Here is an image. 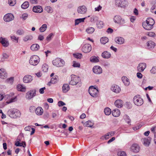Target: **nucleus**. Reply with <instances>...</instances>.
Returning <instances> with one entry per match:
<instances>
[{
  "instance_id": "nucleus-1",
  "label": "nucleus",
  "mask_w": 156,
  "mask_h": 156,
  "mask_svg": "<svg viewBox=\"0 0 156 156\" xmlns=\"http://www.w3.org/2000/svg\"><path fill=\"white\" fill-rule=\"evenodd\" d=\"M154 23V21L152 18H149L147 19L146 21L143 23L142 25L145 29L150 30L153 28Z\"/></svg>"
},
{
  "instance_id": "nucleus-2",
  "label": "nucleus",
  "mask_w": 156,
  "mask_h": 156,
  "mask_svg": "<svg viewBox=\"0 0 156 156\" xmlns=\"http://www.w3.org/2000/svg\"><path fill=\"white\" fill-rule=\"evenodd\" d=\"M8 114L10 117L13 118L19 117L21 115L20 111L15 108L9 110L8 112Z\"/></svg>"
},
{
  "instance_id": "nucleus-3",
  "label": "nucleus",
  "mask_w": 156,
  "mask_h": 156,
  "mask_svg": "<svg viewBox=\"0 0 156 156\" xmlns=\"http://www.w3.org/2000/svg\"><path fill=\"white\" fill-rule=\"evenodd\" d=\"M129 2L127 0H116V5L119 7L125 8L129 5Z\"/></svg>"
},
{
  "instance_id": "nucleus-4",
  "label": "nucleus",
  "mask_w": 156,
  "mask_h": 156,
  "mask_svg": "<svg viewBox=\"0 0 156 156\" xmlns=\"http://www.w3.org/2000/svg\"><path fill=\"white\" fill-rule=\"evenodd\" d=\"M40 61V58L38 56L34 55L31 57L29 60V63L32 65L35 66L38 64Z\"/></svg>"
},
{
  "instance_id": "nucleus-5",
  "label": "nucleus",
  "mask_w": 156,
  "mask_h": 156,
  "mask_svg": "<svg viewBox=\"0 0 156 156\" xmlns=\"http://www.w3.org/2000/svg\"><path fill=\"white\" fill-rule=\"evenodd\" d=\"M133 101L134 104L138 106L141 105L144 103L143 99L139 95L135 96L133 98Z\"/></svg>"
},
{
  "instance_id": "nucleus-6",
  "label": "nucleus",
  "mask_w": 156,
  "mask_h": 156,
  "mask_svg": "<svg viewBox=\"0 0 156 156\" xmlns=\"http://www.w3.org/2000/svg\"><path fill=\"white\" fill-rule=\"evenodd\" d=\"M71 80L69 82V84L74 85L77 84L80 81V78L77 76L71 75Z\"/></svg>"
},
{
  "instance_id": "nucleus-7",
  "label": "nucleus",
  "mask_w": 156,
  "mask_h": 156,
  "mask_svg": "<svg viewBox=\"0 0 156 156\" xmlns=\"http://www.w3.org/2000/svg\"><path fill=\"white\" fill-rule=\"evenodd\" d=\"M52 63L54 65L58 67L63 66L65 64L64 61L59 58H57L53 60Z\"/></svg>"
},
{
  "instance_id": "nucleus-8",
  "label": "nucleus",
  "mask_w": 156,
  "mask_h": 156,
  "mask_svg": "<svg viewBox=\"0 0 156 156\" xmlns=\"http://www.w3.org/2000/svg\"><path fill=\"white\" fill-rule=\"evenodd\" d=\"M88 92L90 95L93 97L97 96L98 93V90L92 86L89 87Z\"/></svg>"
},
{
  "instance_id": "nucleus-9",
  "label": "nucleus",
  "mask_w": 156,
  "mask_h": 156,
  "mask_svg": "<svg viewBox=\"0 0 156 156\" xmlns=\"http://www.w3.org/2000/svg\"><path fill=\"white\" fill-rule=\"evenodd\" d=\"M114 20L115 23L120 25L126 23L125 20L122 19L121 16L119 15L115 16L114 17Z\"/></svg>"
},
{
  "instance_id": "nucleus-10",
  "label": "nucleus",
  "mask_w": 156,
  "mask_h": 156,
  "mask_svg": "<svg viewBox=\"0 0 156 156\" xmlns=\"http://www.w3.org/2000/svg\"><path fill=\"white\" fill-rule=\"evenodd\" d=\"M87 9L85 5H81L79 6L77 8V11L80 14H84L86 13Z\"/></svg>"
},
{
  "instance_id": "nucleus-11",
  "label": "nucleus",
  "mask_w": 156,
  "mask_h": 156,
  "mask_svg": "<svg viewBox=\"0 0 156 156\" xmlns=\"http://www.w3.org/2000/svg\"><path fill=\"white\" fill-rule=\"evenodd\" d=\"M91 50V47L89 44H86L84 45L82 48V50L83 52L85 53H87L90 52Z\"/></svg>"
},
{
  "instance_id": "nucleus-12",
  "label": "nucleus",
  "mask_w": 156,
  "mask_h": 156,
  "mask_svg": "<svg viewBox=\"0 0 156 156\" xmlns=\"http://www.w3.org/2000/svg\"><path fill=\"white\" fill-rule=\"evenodd\" d=\"M14 16L11 13H8L5 15L4 17V21L7 22H9L14 19Z\"/></svg>"
},
{
  "instance_id": "nucleus-13",
  "label": "nucleus",
  "mask_w": 156,
  "mask_h": 156,
  "mask_svg": "<svg viewBox=\"0 0 156 156\" xmlns=\"http://www.w3.org/2000/svg\"><path fill=\"white\" fill-rule=\"evenodd\" d=\"M93 72L97 74H99L102 73V68L99 66H96L94 67L93 69Z\"/></svg>"
},
{
  "instance_id": "nucleus-14",
  "label": "nucleus",
  "mask_w": 156,
  "mask_h": 156,
  "mask_svg": "<svg viewBox=\"0 0 156 156\" xmlns=\"http://www.w3.org/2000/svg\"><path fill=\"white\" fill-rule=\"evenodd\" d=\"M140 150V147L138 145L136 144H133L131 147L130 150L134 153L138 152Z\"/></svg>"
},
{
  "instance_id": "nucleus-15",
  "label": "nucleus",
  "mask_w": 156,
  "mask_h": 156,
  "mask_svg": "<svg viewBox=\"0 0 156 156\" xmlns=\"http://www.w3.org/2000/svg\"><path fill=\"white\" fill-rule=\"evenodd\" d=\"M35 95L36 90H35L30 91L27 93L26 98L28 99H30Z\"/></svg>"
},
{
  "instance_id": "nucleus-16",
  "label": "nucleus",
  "mask_w": 156,
  "mask_h": 156,
  "mask_svg": "<svg viewBox=\"0 0 156 156\" xmlns=\"http://www.w3.org/2000/svg\"><path fill=\"white\" fill-rule=\"evenodd\" d=\"M147 48L149 49H152L155 46V43L153 41H147L146 44Z\"/></svg>"
},
{
  "instance_id": "nucleus-17",
  "label": "nucleus",
  "mask_w": 156,
  "mask_h": 156,
  "mask_svg": "<svg viewBox=\"0 0 156 156\" xmlns=\"http://www.w3.org/2000/svg\"><path fill=\"white\" fill-rule=\"evenodd\" d=\"M33 11L35 13H41L43 11V9L40 5H37L33 7Z\"/></svg>"
},
{
  "instance_id": "nucleus-18",
  "label": "nucleus",
  "mask_w": 156,
  "mask_h": 156,
  "mask_svg": "<svg viewBox=\"0 0 156 156\" xmlns=\"http://www.w3.org/2000/svg\"><path fill=\"white\" fill-rule=\"evenodd\" d=\"M146 67V64L145 63H141L139 64L137 67V69L139 72H143Z\"/></svg>"
},
{
  "instance_id": "nucleus-19",
  "label": "nucleus",
  "mask_w": 156,
  "mask_h": 156,
  "mask_svg": "<svg viewBox=\"0 0 156 156\" xmlns=\"http://www.w3.org/2000/svg\"><path fill=\"white\" fill-rule=\"evenodd\" d=\"M7 73H6L5 70L3 68H1L0 69V77L2 79H5L7 77Z\"/></svg>"
},
{
  "instance_id": "nucleus-20",
  "label": "nucleus",
  "mask_w": 156,
  "mask_h": 156,
  "mask_svg": "<svg viewBox=\"0 0 156 156\" xmlns=\"http://www.w3.org/2000/svg\"><path fill=\"white\" fill-rule=\"evenodd\" d=\"M111 90L116 93H119L121 90L120 87L116 85H114L112 86L111 88Z\"/></svg>"
},
{
  "instance_id": "nucleus-21",
  "label": "nucleus",
  "mask_w": 156,
  "mask_h": 156,
  "mask_svg": "<svg viewBox=\"0 0 156 156\" xmlns=\"http://www.w3.org/2000/svg\"><path fill=\"white\" fill-rule=\"evenodd\" d=\"M33 80L32 77L30 75H26L23 78V80L25 83H28L31 82Z\"/></svg>"
},
{
  "instance_id": "nucleus-22",
  "label": "nucleus",
  "mask_w": 156,
  "mask_h": 156,
  "mask_svg": "<svg viewBox=\"0 0 156 156\" xmlns=\"http://www.w3.org/2000/svg\"><path fill=\"white\" fill-rule=\"evenodd\" d=\"M0 42L4 47H7L9 45L8 42L6 39L2 37L0 38Z\"/></svg>"
},
{
  "instance_id": "nucleus-23",
  "label": "nucleus",
  "mask_w": 156,
  "mask_h": 156,
  "mask_svg": "<svg viewBox=\"0 0 156 156\" xmlns=\"http://www.w3.org/2000/svg\"><path fill=\"white\" fill-rule=\"evenodd\" d=\"M115 42L119 44H122L124 42V39L122 37H117L115 38Z\"/></svg>"
},
{
  "instance_id": "nucleus-24",
  "label": "nucleus",
  "mask_w": 156,
  "mask_h": 156,
  "mask_svg": "<svg viewBox=\"0 0 156 156\" xmlns=\"http://www.w3.org/2000/svg\"><path fill=\"white\" fill-rule=\"evenodd\" d=\"M150 141V138H145L142 139V141L143 144L146 146H148L149 145Z\"/></svg>"
},
{
  "instance_id": "nucleus-25",
  "label": "nucleus",
  "mask_w": 156,
  "mask_h": 156,
  "mask_svg": "<svg viewBox=\"0 0 156 156\" xmlns=\"http://www.w3.org/2000/svg\"><path fill=\"white\" fill-rule=\"evenodd\" d=\"M110 53L107 51H104L102 54V57L105 58H109L111 56Z\"/></svg>"
},
{
  "instance_id": "nucleus-26",
  "label": "nucleus",
  "mask_w": 156,
  "mask_h": 156,
  "mask_svg": "<svg viewBox=\"0 0 156 156\" xmlns=\"http://www.w3.org/2000/svg\"><path fill=\"white\" fill-rule=\"evenodd\" d=\"M123 101L121 100H116L115 102V105L118 108H121L123 106Z\"/></svg>"
},
{
  "instance_id": "nucleus-27",
  "label": "nucleus",
  "mask_w": 156,
  "mask_h": 156,
  "mask_svg": "<svg viewBox=\"0 0 156 156\" xmlns=\"http://www.w3.org/2000/svg\"><path fill=\"white\" fill-rule=\"evenodd\" d=\"M69 86L67 84H64L62 87V91L64 93L67 92L69 90Z\"/></svg>"
},
{
  "instance_id": "nucleus-28",
  "label": "nucleus",
  "mask_w": 156,
  "mask_h": 156,
  "mask_svg": "<svg viewBox=\"0 0 156 156\" xmlns=\"http://www.w3.org/2000/svg\"><path fill=\"white\" fill-rule=\"evenodd\" d=\"M120 111L118 109L113 110L112 112V115L115 117H118L120 115Z\"/></svg>"
},
{
  "instance_id": "nucleus-29",
  "label": "nucleus",
  "mask_w": 156,
  "mask_h": 156,
  "mask_svg": "<svg viewBox=\"0 0 156 156\" xmlns=\"http://www.w3.org/2000/svg\"><path fill=\"white\" fill-rule=\"evenodd\" d=\"M35 112L37 115H41L43 112V110L41 107H38L36 108Z\"/></svg>"
},
{
  "instance_id": "nucleus-30",
  "label": "nucleus",
  "mask_w": 156,
  "mask_h": 156,
  "mask_svg": "<svg viewBox=\"0 0 156 156\" xmlns=\"http://www.w3.org/2000/svg\"><path fill=\"white\" fill-rule=\"evenodd\" d=\"M39 45L37 44H32L30 47L31 49L33 51H37L39 49Z\"/></svg>"
},
{
  "instance_id": "nucleus-31",
  "label": "nucleus",
  "mask_w": 156,
  "mask_h": 156,
  "mask_svg": "<svg viewBox=\"0 0 156 156\" xmlns=\"http://www.w3.org/2000/svg\"><path fill=\"white\" fill-rule=\"evenodd\" d=\"M115 134V132H114L111 131L108 133L104 136H103V137H104L105 139L107 140L110 137L113 136Z\"/></svg>"
},
{
  "instance_id": "nucleus-32",
  "label": "nucleus",
  "mask_w": 156,
  "mask_h": 156,
  "mask_svg": "<svg viewBox=\"0 0 156 156\" xmlns=\"http://www.w3.org/2000/svg\"><path fill=\"white\" fill-rule=\"evenodd\" d=\"M122 80L125 85L127 86L129 85V81L128 79L126 77H122Z\"/></svg>"
},
{
  "instance_id": "nucleus-33",
  "label": "nucleus",
  "mask_w": 156,
  "mask_h": 156,
  "mask_svg": "<svg viewBox=\"0 0 156 156\" xmlns=\"http://www.w3.org/2000/svg\"><path fill=\"white\" fill-rule=\"evenodd\" d=\"M17 88L18 90L21 91H25L26 90V88L23 85L21 84H18L17 86Z\"/></svg>"
},
{
  "instance_id": "nucleus-34",
  "label": "nucleus",
  "mask_w": 156,
  "mask_h": 156,
  "mask_svg": "<svg viewBox=\"0 0 156 156\" xmlns=\"http://www.w3.org/2000/svg\"><path fill=\"white\" fill-rule=\"evenodd\" d=\"M33 36L30 35L25 36L23 38V41L24 42H27L29 41H30L33 39Z\"/></svg>"
},
{
  "instance_id": "nucleus-35",
  "label": "nucleus",
  "mask_w": 156,
  "mask_h": 156,
  "mask_svg": "<svg viewBox=\"0 0 156 156\" xmlns=\"http://www.w3.org/2000/svg\"><path fill=\"white\" fill-rule=\"evenodd\" d=\"M108 41V39L106 37H103L101 38L100 41L101 44H105Z\"/></svg>"
},
{
  "instance_id": "nucleus-36",
  "label": "nucleus",
  "mask_w": 156,
  "mask_h": 156,
  "mask_svg": "<svg viewBox=\"0 0 156 156\" xmlns=\"http://www.w3.org/2000/svg\"><path fill=\"white\" fill-rule=\"evenodd\" d=\"M29 5V2L27 1L25 2L21 6V8L24 9L27 8Z\"/></svg>"
},
{
  "instance_id": "nucleus-37",
  "label": "nucleus",
  "mask_w": 156,
  "mask_h": 156,
  "mask_svg": "<svg viewBox=\"0 0 156 156\" xmlns=\"http://www.w3.org/2000/svg\"><path fill=\"white\" fill-rule=\"evenodd\" d=\"M104 25L103 22L101 21H98L97 23V27L99 29H101L103 28Z\"/></svg>"
},
{
  "instance_id": "nucleus-38",
  "label": "nucleus",
  "mask_w": 156,
  "mask_h": 156,
  "mask_svg": "<svg viewBox=\"0 0 156 156\" xmlns=\"http://www.w3.org/2000/svg\"><path fill=\"white\" fill-rule=\"evenodd\" d=\"M48 66L47 64L46 63L44 64L42 66V70L44 72H47L48 69Z\"/></svg>"
},
{
  "instance_id": "nucleus-39",
  "label": "nucleus",
  "mask_w": 156,
  "mask_h": 156,
  "mask_svg": "<svg viewBox=\"0 0 156 156\" xmlns=\"http://www.w3.org/2000/svg\"><path fill=\"white\" fill-rule=\"evenodd\" d=\"M15 145L17 146H22L24 147H25L26 146V144L25 142L23 141L22 143H20L19 141L17 142Z\"/></svg>"
},
{
  "instance_id": "nucleus-40",
  "label": "nucleus",
  "mask_w": 156,
  "mask_h": 156,
  "mask_svg": "<svg viewBox=\"0 0 156 156\" xmlns=\"http://www.w3.org/2000/svg\"><path fill=\"white\" fill-rule=\"evenodd\" d=\"M84 125L87 127H91L93 126L94 123L91 121H88L85 122Z\"/></svg>"
},
{
  "instance_id": "nucleus-41",
  "label": "nucleus",
  "mask_w": 156,
  "mask_h": 156,
  "mask_svg": "<svg viewBox=\"0 0 156 156\" xmlns=\"http://www.w3.org/2000/svg\"><path fill=\"white\" fill-rule=\"evenodd\" d=\"M90 61L92 62H97L99 60L97 57L95 56H93L90 58Z\"/></svg>"
},
{
  "instance_id": "nucleus-42",
  "label": "nucleus",
  "mask_w": 156,
  "mask_h": 156,
  "mask_svg": "<svg viewBox=\"0 0 156 156\" xmlns=\"http://www.w3.org/2000/svg\"><path fill=\"white\" fill-rule=\"evenodd\" d=\"M94 29L93 27H89L87 28L86 31L88 34H92L94 31Z\"/></svg>"
},
{
  "instance_id": "nucleus-43",
  "label": "nucleus",
  "mask_w": 156,
  "mask_h": 156,
  "mask_svg": "<svg viewBox=\"0 0 156 156\" xmlns=\"http://www.w3.org/2000/svg\"><path fill=\"white\" fill-rule=\"evenodd\" d=\"M45 10L49 13H51L53 12V9L50 6L46 7L45 8Z\"/></svg>"
},
{
  "instance_id": "nucleus-44",
  "label": "nucleus",
  "mask_w": 156,
  "mask_h": 156,
  "mask_svg": "<svg viewBox=\"0 0 156 156\" xmlns=\"http://www.w3.org/2000/svg\"><path fill=\"white\" fill-rule=\"evenodd\" d=\"M104 112L106 115H109L111 113V111L110 108H105Z\"/></svg>"
},
{
  "instance_id": "nucleus-45",
  "label": "nucleus",
  "mask_w": 156,
  "mask_h": 156,
  "mask_svg": "<svg viewBox=\"0 0 156 156\" xmlns=\"http://www.w3.org/2000/svg\"><path fill=\"white\" fill-rule=\"evenodd\" d=\"M47 28V25L46 24H44L40 28L39 30L41 32H43L46 30Z\"/></svg>"
},
{
  "instance_id": "nucleus-46",
  "label": "nucleus",
  "mask_w": 156,
  "mask_h": 156,
  "mask_svg": "<svg viewBox=\"0 0 156 156\" xmlns=\"http://www.w3.org/2000/svg\"><path fill=\"white\" fill-rule=\"evenodd\" d=\"M85 18L79 19H76L75 21V24L76 25L84 21Z\"/></svg>"
},
{
  "instance_id": "nucleus-47",
  "label": "nucleus",
  "mask_w": 156,
  "mask_h": 156,
  "mask_svg": "<svg viewBox=\"0 0 156 156\" xmlns=\"http://www.w3.org/2000/svg\"><path fill=\"white\" fill-rule=\"evenodd\" d=\"M24 31L23 30L19 29L16 32V34L18 35H22L24 34Z\"/></svg>"
},
{
  "instance_id": "nucleus-48",
  "label": "nucleus",
  "mask_w": 156,
  "mask_h": 156,
  "mask_svg": "<svg viewBox=\"0 0 156 156\" xmlns=\"http://www.w3.org/2000/svg\"><path fill=\"white\" fill-rule=\"evenodd\" d=\"M73 66L74 67L79 68L80 67V64L78 62L73 61Z\"/></svg>"
},
{
  "instance_id": "nucleus-49",
  "label": "nucleus",
  "mask_w": 156,
  "mask_h": 156,
  "mask_svg": "<svg viewBox=\"0 0 156 156\" xmlns=\"http://www.w3.org/2000/svg\"><path fill=\"white\" fill-rule=\"evenodd\" d=\"M117 154L118 156H126V152L124 151L118 152Z\"/></svg>"
},
{
  "instance_id": "nucleus-50",
  "label": "nucleus",
  "mask_w": 156,
  "mask_h": 156,
  "mask_svg": "<svg viewBox=\"0 0 156 156\" xmlns=\"http://www.w3.org/2000/svg\"><path fill=\"white\" fill-rule=\"evenodd\" d=\"M124 119L126 122L128 124H130L131 122V120L129 117L127 115H126L124 116Z\"/></svg>"
},
{
  "instance_id": "nucleus-51",
  "label": "nucleus",
  "mask_w": 156,
  "mask_h": 156,
  "mask_svg": "<svg viewBox=\"0 0 156 156\" xmlns=\"http://www.w3.org/2000/svg\"><path fill=\"white\" fill-rule=\"evenodd\" d=\"M11 38L13 41H14L16 43L18 42V37H16L15 36L13 35L11 36Z\"/></svg>"
},
{
  "instance_id": "nucleus-52",
  "label": "nucleus",
  "mask_w": 156,
  "mask_h": 156,
  "mask_svg": "<svg viewBox=\"0 0 156 156\" xmlns=\"http://www.w3.org/2000/svg\"><path fill=\"white\" fill-rule=\"evenodd\" d=\"M9 3L10 5L13 6L16 3V0H9Z\"/></svg>"
},
{
  "instance_id": "nucleus-53",
  "label": "nucleus",
  "mask_w": 156,
  "mask_h": 156,
  "mask_svg": "<svg viewBox=\"0 0 156 156\" xmlns=\"http://www.w3.org/2000/svg\"><path fill=\"white\" fill-rule=\"evenodd\" d=\"M58 79L57 78L55 77L51 78V83H55L57 82Z\"/></svg>"
},
{
  "instance_id": "nucleus-54",
  "label": "nucleus",
  "mask_w": 156,
  "mask_h": 156,
  "mask_svg": "<svg viewBox=\"0 0 156 156\" xmlns=\"http://www.w3.org/2000/svg\"><path fill=\"white\" fill-rule=\"evenodd\" d=\"M74 57L77 58H80L82 57V55L80 53H77L76 54H73Z\"/></svg>"
},
{
  "instance_id": "nucleus-55",
  "label": "nucleus",
  "mask_w": 156,
  "mask_h": 156,
  "mask_svg": "<svg viewBox=\"0 0 156 156\" xmlns=\"http://www.w3.org/2000/svg\"><path fill=\"white\" fill-rule=\"evenodd\" d=\"M53 34L52 33L50 34L46 37V40L48 41H50L51 38V37H52Z\"/></svg>"
},
{
  "instance_id": "nucleus-56",
  "label": "nucleus",
  "mask_w": 156,
  "mask_h": 156,
  "mask_svg": "<svg viewBox=\"0 0 156 156\" xmlns=\"http://www.w3.org/2000/svg\"><path fill=\"white\" fill-rule=\"evenodd\" d=\"M148 35L151 37H154L155 36V34L154 32H149L148 33Z\"/></svg>"
},
{
  "instance_id": "nucleus-57",
  "label": "nucleus",
  "mask_w": 156,
  "mask_h": 156,
  "mask_svg": "<svg viewBox=\"0 0 156 156\" xmlns=\"http://www.w3.org/2000/svg\"><path fill=\"white\" fill-rule=\"evenodd\" d=\"M151 72L153 74L155 73H156V67H153L151 70Z\"/></svg>"
},
{
  "instance_id": "nucleus-58",
  "label": "nucleus",
  "mask_w": 156,
  "mask_h": 156,
  "mask_svg": "<svg viewBox=\"0 0 156 156\" xmlns=\"http://www.w3.org/2000/svg\"><path fill=\"white\" fill-rule=\"evenodd\" d=\"M65 105V103L63 102L62 101H60L58 102V105L59 107Z\"/></svg>"
},
{
  "instance_id": "nucleus-59",
  "label": "nucleus",
  "mask_w": 156,
  "mask_h": 156,
  "mask_svg": "<svg viewBox=\"0 0 156 156\" xmlns=\"http://www.w3.org/2000/svg\"><path fill=\"white\" fill-rule=\"evenodd\" d=\"M16 100V97L15 96L14 98H12L10 100V101L8 103H10L12 102L15 101Z\"/></svg>"
},
{
  "instance_id": "nucleus-60",
  "label": "nucleus",
  "mask_w": 156,
  "mask_h": 156,
  "mask_svg": "<svg viewBox=\"0 0 156 156\" xmlns=\"http://www.w3.org/2000/svg\"><path fill=\"white\" fill-rule=\"evenodd\" d=\"M96 17L95 16H93L90 18V21L91 22L95 23V20Z\"/></svg>"
},
{
  "instance_id": "nucleus-61",
  "label": "nucleus",
  "mask_w": 156,
  "mask_h": 156,
  "mask_svg": "<svg viewBox=\"0 0 156 156\" xmlns=\"http://www.w3.org/2000/svg\"><path fill=\"white\" fill-rule=\"evenodd\" d=\"M13 78L11 77L10 78H8L6 80L7 82L8 83H11V82H12L13 81Z\"/></svg>"
},
{
  "instance_id": "nucleus-62",
  "label": "nucleus",
  "mask_w": 156,
  "mask_h": 156,
  "mask_svg": "<svg viewBox=\"0 0 156 156\" xmlns=\"http://www.w3.org/2000/svg\"><path fill=\"white\" fill-rule=\"evenodd\" d=\"M46 89L45 87L41 88L40 89L39 92L40 94H43L44 93V90Z\"/></svg>"
},
{
  "instance_id": "nucleus-63",
  "label": "nucleus",
  "mask_w": 156,
  "mask_h": 156,
  "mask_svg": "<svg viewBox=\"0 0 156 156\" xmlns=\"http://www.w3.org/2000/svg\"><path fill=\"white\" fill-rule=\"evenodd\" d=\"M137 77L139 78H141L142 77L143 75L140 72H138L136 74Z\"/></svg>"
},
{
  "instance_id": "nucleus-64",
  "label": "nucleus",
  "mask_w": 156,
  "mask_h": 156,
  "mask_svg": "<svg viewBox=\"0 0 156 156\" xmlns=\"http://www.w3.org/2000/svg\"><path fill=\"white\" fill-rule=\"evenodd\" d=\"M106 32L108 33H112L113 32V30L110 28H108L107 29Z\"/></svg>"
}]
</instances>
